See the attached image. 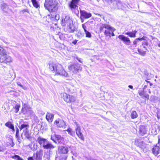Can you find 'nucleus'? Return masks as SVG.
Instances as JSON below:
<instances>
[{
    "mask_svg": "<svg viewBox=\"0 0 160 160\" xmlns=\"http://www.w3.org/2000/svg\"><path fill=\"white\" fill-rule=\"evenodd\" d=\"M49 68L55 75L64 77H68V74L65 70L62 65L58 63L50 62L48 63Z\"/></svg>",
    "mask_w": 160,
    "mask_h": 160,
    "instance_id": "nucleus-1",
    "label": "nucleus"
},
{
    "mask_svg": "<svg viewBox=\"0 0 160 160\" xmlns=\"http://www.w3.org/2000/svg\"><path fill=\"white\" fill-rule=\"evenodd\" d=\"M99 30L100 32H103L107 36L111 37V36H115L113 32L115 29L107 24H102L100 26Z\"/></svg>",
    "mask_w": 160,
    "mask_h": 160,
    "instance_id": "nucleus-2",
    "label": "nucleus"
},
{
    "mask_svg": "<svg viewBox=\"0 0 160 160\" xmlns=\"http://www.w3.org/2000/svg\"><path fill=\"white\" fill-rule=\"evenodd\" d=\"M62 24L63 26L67 25L70 32H73L75 30V28L73 25L72 20L69 16L63 17L62 21Z\"/></svg>",
    "mask_w": 160,
    "mask_h": 160,
    "instance_id": "nucleus-3",
    "label": "nucleus"
},
{
    "mask_svg": "<svg viewBox=\"0 0 160 160\" xmlns=\"http://www.w3.org/2000/svg\"><path fill=\"white\" fill-rule=\"evenodd\" d=\"M58 2L56 0H45L44 7L50 12H54L57 8Z\"/></svg>",
    "mask_w": 160,
    "mask_h": 160,
    "instance_id": "nucleus-4",
    "label": "nucleus"
},
{
    "mask_svg": "<svg viewBox=\"0 0 160 160\" xmlns=\"http://www.w3.org/2000/svg\"><path fill=\"white\" fill-rule=\"evenodd\" d=\"M38 142L41 146L45 149H51L55 147L54 145L50 143L46 139L39 137L37 140Z\"/></svg>",
    "mask_w": 160,
    "mask_h": 160,
    "instance_id": "nucleus-5",
    "label": "nucleus"
},
{
    "mask_svg": "<svg viewBox=\"0 0 160 160\" xmlns=\"http://www.w3.org/2000/svg\"><path fill=\"white\" fill-rule=\"evenodd\" d=\"M79 1L80 0H72L69 4L70 10L76 15L79 14L78 4Z\"/></svg>",
    "mask_w": 160,
    "mask_h": 160,
    "instance_id": "nucleus-6",
    "label": "nucleus"
},
{
    "mask_svg": "<svg viewBox=\"0 0 160 160\" xmlns=\"http://www.w3.org/2000/svg\"><path fill=\"white\" fill-rule=\"evenodd\" d=\"M68 68L70 72L75 74L81 71L82 70L80 65L78 63L70 64L68 66Z\"/></svg>",
    "mask_w": 160,
    "mask_h": 160,
    "instance_id": "nucleus-7",
    "label": "nucleus"
},
{
    "mask_svg": "<svg viewBox=\"0 0 160 160\" xmlns=\"http://www.w3.org/2000/svg\"><path fill=\"white\" fill-rule=\"evenodd\" d=\"M29 128V125L28 124H22L19 128L21 130H22L23 128H26L25 129H24L23 131V134L25 136L26 138L28 139H29L31 138V133L29 132L28 129Z\"/></svg>",
    "mask_w": 160,
    "mask_h": 160,
    "instance_id": "nucleus-8",
    "label": "nucleus"
},
{
    "mask_svg": "<svg viewBox=\"0 0 160 160\" xmlns=\"http://www.w3.org/2000/svg\"><path fill=\"white\" fill-rule=\"evenodd\" d=\"M62 95L63 100L67 102H73L76 100V98L73 96L68 94L65 93H62Z\"/></svg>",
    "mask_w": 160,
    "mask_h": 160,
    "instance_id": "nucleus-9",
    "label": "nucleus"
},
{
    "mask_svg": "<svg viewBox=\"0 0 160 160\" xmlns=\"http://www.w3.org/2000/svg\"><path fill=\"white\" fill-rule=\"evenodd\" d=\"M80 18L81 20L82 19H87L90 18L92 16V14L84 10H80Z\"/></svg>",
    "mask_w": 160,
    "mask_h": 160,
    "instance_id": "nucleus-10",
    "label": "nucleus"
},
{
    "mask_svg": "<svg viewBox=\"0 0 160 160\" xmlns=\"http://www.w3.org/2000/svg\"><path fill=\"white\" fill-rule=\"evenodd\" d=\"M54 123L58 128H64L66 126L65 123L63 120L59 119L56 120L54 122Z\"/></svg>",
    "mask_w": 160,
    "mask_h": 160,
    "instance_id": "nucleus-11",
    "label": "nucleus"
},
{
    "mask_svg": "<svg viewBox=\"0 0 160 160\" xmlns=\"http://www.w3.org/2000/svg\"><path fill=\"white\" fill-rule=\"evenodd\" d=\"M12 62V58L9 56L7 54H6L3 58L2 57H0V62Z\"/></svg>",
    "mask_w": 160,
    "mask_h": 160,
    "instance_id": "nucleus-12",
    "label": "nucleus"
},
{
    "mask_svg": "<svg viewBox=\"0 0 160 160\" xmlns=\"http://www.w3.org/2000/svg\"><path fill=\"white\" fill-rule=\"evenodd\" d=\"M118 38L122 41L125 44L129 45H130L131 43V41L128 38L125 36H124L121 35L118 36Z\"/></svg>",
    "mask_w": 160,
    "mask_h": 160,
    "instance_id": "nucleus-13",
    "label": "nucleus"
},
{
    "mask_svg": "<svg viewBox=\"0 0 160 160\" xmlns=\"http://www.w3.org/2000/svg\"><path fill=\"white\" fill-rule=\"evenodd\" d=\"M147 132V130L145 126L142 125L139 126L138 132L140 135L143 136L146 134Z\"/></svg>",
    "mask_w": 160,
    "mask_h": 160,
    "instance_id": "nucleus-14",
    "label": "nucleus"
},
{
    "mask_svg": "<svg viewBox=\"0 0 160 160\" xmlns=\"http://www.w3.org/2000/svg\"><path fill=\"white\" fill-rule=\"evenodd\" d=\"M42 150L40 149L37 151L35 155L36 160H42Z\"/></svg>",
    "mask_w": 160,
    "mask_h": 160,
    "instance_id": "nucleus-15",
    "label": "nucleus"
},
{
    "mask_svg": "<svg viewBox=\"0 0 160 160\" xmlns=\"http://www.w3.org/2000/svg\"><path fill=\"white\" fill-rule=\"evenodd\" d=\"M54 116V114L50 112H47L46 116V118L49 122H51L53 120Z\"/></svg>",
    "mask_w": 160,
    "mask_h": 160,
    "instance_id": "nucleus-16",
    "label": "nucleus"
},
{
    "mask_svg": "<svg viewBox=\"0 0 160 160\" xmlns=\"http://www.w3.org/2000/svg\"><path fill=\"white\" fill-rule=\"evenodd\" d=\"M135 144L137 146L141 148H142L144 146V142L140 139H136L135 142Z\"/></svg>",
    "mask_w": 160,
    "mask_h": 160,
    "instance_id": "nucleus-17",
    "label": "nucleus"
},
{
    "mask_svg": "<svg viewBox=\"0 0 160 160\" xmlns=\"http://www.w3.org/2000/svg\"><path fill=\"white\" fill-rule=\"evenodd\" d=\"M143 40H144L143 37L141 38H136L133 42V45H134L135 47H136L138 45L140 44L141 42Z\"/></svg>",
    "mask_w": 160,
    "mask_h": 160,
    "instance_id": "nucleus-18",
    "label": "nucleus"
},
{
    "mask_svg": "<svg viewBox=\"0 0 160 160\" xmlns=\"http://www.w3.org/2000/svg\"><path fill=\"white\" fill-rule=\"evenodd\" d=\"M159 148L157 144L154 146L152 149V151L155 155H157L159 153Z\"/></svg>",
    "mask_w": 160,
    "mask_h": 160,
    "instance_id": "nucleus-19",
    "label": "nucleus"
},
{
    "mask_svg": "<svg viewBox=\"0 0 160 160\" xmlns=\"http://www.w3.org/2000/svg\"><path fill=\"white\" fill-rule=\"evenodd\" d=\"M7 54V52L6 50L2 47L0 46V57H2L3 58V57Z\"/></svg>",
    "mask_w": 160,
    "mask_h": 160,
    "instance_id": "nucleus-20",
    "label": "nucleus"
},
{
    "mask_svg": "<svg viewBox=\"0 0 160 160\" xmlns=\"http://www.w3.org/2000/svg\"><path fill=\"white\" fill-rule=\"evenodd\" d=\"M137 31H133L132 32H128L125 33V34L128 35L131 38H134L136 37V34Z\"/></svg>",
    "mask_w": 160,
    "mask_h": 160,
    "instance_id": "nucleus-21",
    "label": "nucleus"
},
{
    "mask_svg": "<svg viewBox=\"0 0 160 160\" xmlns=\"http://www.w3.org/2000/svg\"><path fill=\"white\" fill-rule=\"evenodd\" d=\"M60 151L62 153L66 154L68 152V148L67 147L61 146Z\"/></svg>",
    "mask_w": 160,
    "mask_h": 160,
    "instance_id": "nucleus-22",
    "label": "nucleus"
},
{
    "mask_svg": "<svg viewBox=\"0 0 160 160\" xmlns=\"http://www.w3.org/2000/svg\"><path fill=\"white\" fill-rule=\"evenodd\" d=\"M5 125L9 128H10L12 129L13 131H15L14 126L10 122H8L5 124Z\"/></svg>",
    "mask_w": 160,
    "mask_h": 160,
    "instance_id": "nucleus-23",
    "label": "nucleus"
},
{
    "mask_svg": "<svg viewBox=\"0 0 160 160\" xmlns=\"http://www.w3.org/2000/svg\"><path fill=\"white\" fill-rule=\"evenodd\" d=\"M1 8L5 12H7L8 11V7L7 5L3 3L1 5Z\"/></svg>",
    "mask_w": 160,
    "mask_h": 160,
    "instance_id": "nucleus-24",
    "label": "nucleus"
},
{
    "mask_svg": "<svg viewBox=\"0 0 160 160\" xmlns=\"http://www.w3.org/2000/svg\"><path fill=\"white\" fill-rule=\"evenodd\" d=\"M76 132L77 135L81 139L83 140L84 139V137L82 133L81 132V130H75Z\"/></svg>",
    "mask_w": 160,
    "mask_h": 160,
    "instance_id": "nucleus-25",
    "label": "nucleus"
},
{
    "mask_svg": "<svg viewBox=\"0 0 160 160\" xmlns=\"http://www.w3.org/2000/svg\"><path fill=\"white\" fill-rule=\"evenodd\" d=\"M55 136L56 139H57L59 142H62L64 140L63 138L60 135L55 134Z\"/></svg>",
    "mask_w": 160,
    "mask_h": 160,
    "instance_id": "nucleus-26",
    "label": "nucleus"
},
{
    "mask_svg": "<svg viewBox=\"0 0 160 160\" xmlns=\"http://www.w3.org/2000/svg\"><path fill=\"white\" fill-rule=\"evenodd\" d=\"M65 131H67L68 133L72 136H74L75 135V132L72 131V129L71 128H68Z\"/></svg>",
    "mask_w": 160,
    "mask_h": 160,
    "instance_id": "nucleus-27",
    "label": "nucleus"
},
{
    "mask_svg": "<svg viewBox=\"0 0 160 160\" xmlns=\"http://www.w3.org/2000/svg\"><path fill=\"white\" fill-rule=\"evenodd\" d=\"M138 115L135 111H133L131 114V117L132 119H134L137 118Z\"/></svg>",
    "mask_w": 160,
    "mask_h": 160,
    "instance_id": "nucleus-28",
    "label": "nucleus"
},
{
    "mask_svg": "<svg viewBox=\"0 0 160 160\" xmlns=\"http://www.w3.org/2000/svg\"><path fill=\"white\" fill-rule=\"evenodd\" d=\"M32 2L33 6L36 8H38L39 7V5L37 0H31Z\"/></svg>",
    "mask_w": 160,
    "mask_h": 160,
    "instance_id": "nucleus-29",
    "label": "nucleus"
},
{
    "mask_svg": "<svg viewBox=\"0 0 160 160\" xmlns=\"http://www.w3.org/2000/svg\"><path fill=\"white\" fill-rule=\"evenodd\" d=\"M138 51L139 53L142 55L144 56L146 54V51L144 50L138 49Z\"/></svg>",
    "mask_w": 160,
    "mask_h": 160,
    "instance_id": "nucleus-30",
    "label": "nucleus"
},
{
    "mask_svg": "<svg viewBox=\"0 0 160 160\" xmlns=\"http://www.w3.org/2000/svg\"><path fill=\"white\" fill-rule=\"evenodd\" d=\"M20 106L19 104L17 103L14 107V108L15 109V112L17 113L19 110Z\"/></svg>",
    "mask_w": 160,
    "mask_h": 160,
    "instance_id": "nucleus-31",
    "label": "nucleus"
},
{
    "mask_svg": "<svg viewBox=\"0 0 160 160\" xmlns=\"http://www.w3.org/2000/svg\"><path fill=\"white\" fill-rule=\"evenodd\" d=\"M16 137L17 138L19 142H20L19 141V130L18 128H17L16 130Z\"/></svg>",
    "mask_w": 160,
    "mask_h": 160,
    "instance_id": "nucleus-32",
    "label": "nucleus"
},
{
    "mask_svg": "<svg viewBox=\"0 0 160 160\" xmlns=\"http://www.w3.org/2000/svg\"><path fill=\"white\" fill-rule=\"evenodd\" d=\"M12 157L14 159L17 160H23L18 155H14Z\"/></svg>",
    "mask_w": 160,
    "mask_h": 160,
    "instance_id": "nucleus-33",
    "label": "nucleus"
},
{
    "mask_svg": "<svg viewBox=\"0 0 160 160\" xmlns=\"http://www.w3.org/2000/svg\"><path fill=\"white\" fill-rule=\"evenodd\" d=\"M85 32L86 35V37L88 38H91V35L90 32L87 30H85Z\"/></svg>",
    "mask_w": 160,
    "mask_h": 160,
    "instance_id": "nucleus-34",
    "label": "nucleus"
},
{
    "mask_svg": "<svg viewBox=\"0 0 160 160\" xmlns=\"http://www.w3.org/2000/svg\"><path fill=\"white\" fill-rule=\"evenodd\" d=\"M148 45V42L147 41H144L142 42V45L143 47L145 48V50H147V49L145 48V46H147Z\"/></svg>",
    "mask_w": 160,
    "mask_h": 160,
    "instance_id": "nucleus-35",
    "label": "nucleus"
},
{
    "mask_svg": "<svg viewBox=\"0 0 160 160\" xmlns=\"http://www.w3.org/2000/svg\"><path fill=\"white\" fill-rule=\"evenodd\" d=\"M74 123L76 126L75 130H81V128H80L79 125V124L77 122H75Z\"/></svg>",
    "mask_w": 160,
    "mask_h": 160,
    "instance_id": "nucleus-36",
    "label": "nucleus"
},
{
    "mask_svg": "<svg viewBox=\"0 0 160 160\" xmlns=\"http://www.w3.org/2000/svg\"><path fill=\"white\" fill-rule=\"evenodd\" d=\"M33 148H31V150L33 151H35L37 149L38 146L35 144H33Z\"/></svg>",
    "mask_w": 160,
    "mask_h": 160,
    "instance_id": "nucleus-37",
    "label": "nucleus"
},
{
    "mask_svg": "<svg viewBox=\"0 0 160 160\" xmlns=\"http://www.w3.org/2000/svg\"><path fill=\"white\" fill-rule=\"evenodd\" d=\"M55 18H54V19H55L56 20H59V15L58 14H57L56 13V15H55Z\"/></svg>",
    "mask_w": 160,
    "mask_h": 160,
    "instance_id": "nucleus-38",
    "label": "nucleus"
},
{
    "mask_svg": "<svg viewBox=\"0 0 160 160\" xmlns=\"http://www.w3.org/2000/svg\"><path fill=\"white\" fill-rule=\"evenodd\" d=\"M56 13L54 12H52L51 14V15L52 16V18L53 20L55 18V15H56Z\"/></svg>",
    "mask_w": 160,
    "mask_h": 160,
    "instance_id": "nucleus-39",
    "label": "nucleus"
},
{
    "mask_svg": "<svg viewBox=\"0 0 160 160\" xmlns=\"http://www.w3.org/2000/svg\"><path fill=\"white\" fill-rule=\"evenodd\" d=\"M152 132L154 134H156L157 133V130L156 128H155V129H152Z\"/></svg>",
    "mask_w": 160,
    "mask_h": 160,
    "instance_id": "nucleus-40",
    "label": "nucleus"
},
{
    "mask_svg": "<svg viewBox=\"0 0 160 160\" xmlns=\"http://www.w3.org/2000/svg\"><path fill=\"white\" fill-rule=\"evenodd\" d=\"M22 12L23 13L24 12H28V9H25L22 10Z\"/></svg>",
    "mask_w": 160,
    "mask_h": 160,
    "instance_id": "nucleus-41",
    "label": "nucleus"
},
{
    "mask_svg": "<svg viewBox=\"0 0 160 160\" xmlns=\"http://www.w3.org/2000/svg\"><path fill=\"white\" fill-rule=\"evenodd\" d=\"M51 139L55 143H56L57 142L56 141V140L54 138H53L52 137V135L51 136Z\"/></svg>",
    "mask_w": 160,
    "mask_h": 160,
    "instance_id": "nucleus-42",
    "label": "nucleus"
},
{
    "mask_svg": "<svg viewBox=\"0 0 160 160\" xmlns=\"http://www.w3.org/2000/svg\"><path fill=\"white\" fill-rule=\"evenodd\" d=\"M77 59L80 62L82 63V59L81 58H77Z\"/></svg>",
    "mask_w": 160,
    "mask_h": 160,
    "instance_id": "nucleus-43",
    "label": "nucleus"
},
{
    "mask_svg": "<svg viewBox=\"0 0 160 160\" xmlns=\"http://www.w3.org/2000/svg\"><path fill=\"white\" fill-rule=\"evenodd\" d=\"M11 141H12V143H11V144H10L11 146L12 147H13V146H14V142H13V139L12 138H11Z\"/></svg>",
    "mask_w": 160,
    "mask_h": 160,
    "instance_id": "nucleus-44",
    "label": "nucleus"
},
{
    "mask_svg": "<svg viewBox=\"0 0 160 160\" xmlns=\"http://www.w3.org/2000/svg\"><path fill=\"white\" fill-rule=\"evenodd\" d=\"M82 28H83L84 32H85V30H87L86 29V27L83 24L82 25Z\"/></svg>",
    "mask_w": 160,
    "mask_h": 160,
    "instance_id": "nucleus-45",
    "label": "nucleus"
},
{
    "mask_svg": "<svg viewBox=\"0 0 160 160\" xmlns=\"http://www.w3.org/2000/svg\"><path fill=\"white\" fill-rule=\"evenodd\" d=\"M139 95L141 96H144V93L143 91H142L139 92Z\"/></svg>",
    "mask_w": 160,
    "mask_h": 160,
    "instance_id": "nucleus-46",
    "label": "nucleus"
},
{
    "mask_svg": "<svg viewBox=\"0 0 160 160\" xmlns=\"http://www.w3.org/2000/svg\"><path fill=\"white\" fill-rule=\"evenodd\" d=\"M17 84L18 86H20L21 87H22V85L21 84V83L19 82H17Z\"/></svg>",
    "mask_w": 160,
    "mask_h": 160,
    "instance_id": "nucleus-47",
    "label": "nucleus"
},
{
    "mask_svg": "<svg viewBox=\"0 0 160 160\" xmlns=\"http://www.w3.org/2000/svg\"><path fill=\"white\" fill-rule=\"evenodd\" d=\"M144 96L148 99L149 98V95L148 94L146 95H144Z\"/></svg>",
    "mask_w": 160,
    "mask_h": 160,
    "instance_id": "nucleus-48",
    "label": "nucleus"
},
{
    "mask_svg": "<svg viewBox=\"0 0 160 160\" xmlns=\"http://www.w3.org/2000/svg\"><path fill=\"white\" fill-rule=\"evenodd\" d=\"M77 40H74L73 42H72V43L74 44H75L77 43Z\"/></svg>",
    "mask_w": 160,
    "mask_h": 160,
    "instance_id": "nucleus-49",
    "label": "nucleus"
},
{
    "mask_svg": "<svg viewBox=\"0 0 160 160\" xmlns=\"http://www.w3.org/2000/svg\"><path fill=\"white\" fill-rule=\"evenodd\" d=\"M28 160H33V159L32 157H30L28 158Z\"/></svg>",
    "mask_w": 160,
    "mask_h": 160,
    "instance_id": "nucleus-50",
    "label": "nucleus"
},
{
    "mask_svg": "<svg viewBox=\"0 0 160 160\" xmlns=\"http://www.w3.org/2000/svg\"><path fill=\"white\" fill-rule=\"evenodd\" d=\"M67 157H64V158H61L60 159V160H66Z\"/></svg>",
    "mask_w": 160,
    "mask_h": 160,
    "instance_id": "nucleus-51",
    "label": "nucleus"
},
{
    "mask_svg": "<svg viewBox=\"0 0 160 160\" xmlns=\"http://www.w3.org/2000/svg\"><path fill=\"white\" fill-rule=\"evenodd\" d=\"M29 112L31 114H33V112H32L31 110H29Z\"/></svg>",
    "mask_w": 160,
    "mask_h": 160,
    "instance_id": "nucleus-52",
    "label": "nucleus"
},
{
    "mask_svg": "<svg viewBox=\"0 0 160 160\" xmlns=\"http://www.w3.org/2000/svg\"><path fill=\"white\" fill-rule=\"evenodd\" d=\"M158 143H159L160 142V136H158Z\"/></svg>",
    "mask_w": 160,
    "mask_h": 160,
    "instance_id": "nucleus-53",
    "label": "nucleus"
},
{
    "mask_svg": "<svg viewBox=\"0 0 160 160\" xmlns=\"http://www.w3.org/2000/svg\"><path fill=\"white\" fill-rule=\"evenodd\" d=\"M128 87H129L130 88H131V89H132L133 88V86L132 85H129L128 86Z\"/></svg>",
    "mask_w": 160,
    "mask_h": 160,
    "instance_id": "nucleus-54",
    "label": "nucleus"
},
{
    "mask_svg": "<svg viewBox=\"0 0 160 160\" xmlns=\"http://www.w3.org/2000/svg\"><path fill=\"white\" fill-rule=\"evenodd\" d=\"M22 88L24 90H26L27 89V88L26 87H24L22 86Z\"/></svg>",
    "mask_w": 160,
    "mask_h": 160,
    "instance_id": "nucleus-55",
    "label": "nucleus"
},
{
    "mask_svg": "<svg viewBox=\"0 0 160 160\" xmlns=\"http://www.w3.org/2000/svg\"><path fill=\"white\" fill-rule=\"evenodd\" d=\"M158 47H160V42H159L158 43Z\"/></svg>",
    "mask_w": 160,
    "mask_h": 160,
    "instance_id": "nucleus-56",
    "label": "nucleus"
},
{
    "mask_svg": "<svg viewBox=\"0 0 160 160\" xmlns=\"http://www.w3.org/2000/svg\"><path fill=\"white\" fill-rule=\"evenodd\" d=\"M121 4V2H118V4L120 5V4Z\"/></svg>",
    "mask_w": 160,
    "mask_h": 160,
    "instance_id": "nucleus-57",
    "label": "nucleus"
},
{
    "mask_svg": "<svg viewBox=\"0 0 160 160\" xmlns=\"http://www.w3.org/2000/svg\"><path fill=\"white\" fill-rule=\"evenodd\" d=\"M26 105L25 104H24L23 105V107L24 108H25V107H24V106H25Z\"/></svg>",
    "mask_w": 160,
    "mask_h": 160,
    "instance_id": "nucleus-58",
    "label": "nucleus"
},
{
    "mask_svg": "<svg viewBox=\"0 0 160 160\" xmlns=\"http://www.w3.org/2000/svg\"><path fill=\"white\" fill-rule=\"evenodd\" d=\"M25 129H26V128H23V129H23V130Z\"/></svg>",
    "mask_w": 160,
    "mask_h": 160,
    "instance_id": "nucleus-59",
    "label": "nucleus"
},
{
    "mask_svg": "<svg viewBox=\"0 0 160 160\" xmlns=\"http://www.w3.org/2000/svg\"><path fill=\"white\" fill-rule=\"evenodd\" d=\"M150 85H151V86L152 85V83H151V84H150Z\"/></svg>",
    "mask_w": 160,
    "mask_h": 160,
    "instance_id": "nucleus-60",
    "label": "nucleus"
},
{
    "mask_svg": "<svg viewBox=\"0 0 160 160\" xmlns=\"http://www.w3.org/2000/svg\"><path fill=\"white\" fill-rule=\"evenodd\" d=\"M1 150H0V152H1Z\"/></svg>",
    "mask_w": 160,
    "mask_h": 160,
    "instance_id": "nucleus-61",
    "label": "nucleus"
},
{
    "mask_svg": "<svg viewBox=\"0 0 160 160\" xmlns=\"http://www.w3.org/2000/svg\"><path fill=\"white\" fill-rule=\"evenodd\" d=\"M113 0H111V1H112Z\"/></svg>",
    "mask_w": 160,
    "mask_h": 160,
    "instance_id": "nucleus-62",
    "label": "nucleus"
}]
</instances>
